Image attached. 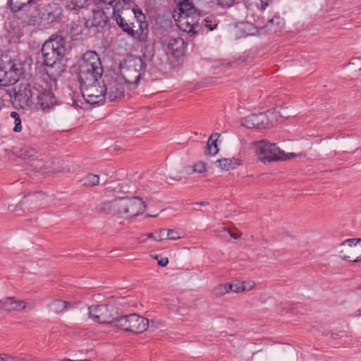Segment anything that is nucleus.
I'll return each instance as SVG.
<instances>
[{
  "label": "nucleus",
  "instance_id": "nucleus-1",
  "mask_svg": "<svg viewBox=\"0 0 361 361\" xmlns=\"http://www.w3.org/2000/svg\"><path fill=\"white\" fill-rule=\"evenodd\" d=\"M51 87L45 79L37 78L26 85L24 88V102L29 109L41 108L46 109L51 107L56 103V99Z\"/></svg>",
  "mask_w": 361,
  "mask_h": 361
},
{
  "label": "nucleus",
  "instance_id": "nucleus-2",
  "mask_svg": "<svg viewBox=\"0 0 361 361\" xmlns=\"http://www.w3.org/2000/svg\"><path fill=\"white\" fill-rule=\"evenodd\" d=\"M145 207V202L141 198L125 197L102 202L97 209L101 214L129 218L143 213Z\"/></svg>",
  "mask_w": 361,
  "mask_h": 361
},
{
  "label": "nucleus",
  "instance_id": "nucleus-3",
  "mask_svg": "<svg viewBox=\"0 0 361 361\" xmlns=\"http://www.w3.org/2000/svg\"><path fill=\"white\" fill-rule=\"evenodd\" d=\"M103 75V68L98 54L93 51H86L80 62L78 78L80 85L97 82Z\"/></svg>",
  "mask_w": 361,
  "mask_h": 361
},
{
  "label": "nucleus",
  "instance_id": "nucleus-4",
  "mask_svg": "<svg viewBox=\"0 0 361 361\" xmlns=\"http://www.w3.org/2000/svg\"><path fill=\"white\" fill-rule=\"evenodd\" d=\"M60 160L57 158H51L44 161L42 154L30 147H24V172H32L34 174L42 175L55 174L57 172H45V168L58 167Z\"/></svg>",
  "mask_w": 361,
  "mask_h": 361
},
{
  "label": "nucleus",
  "instance_id": "nucleus-5",
  "mask_svg": "<svg viewBox=\"0 0 361 361\" xmlns=\"http://www.w3.org/2000/svg\"><path fill=\"white\" fill-rule=\"evenodd\" d=\"M173 18L178 28L190 36L195 35L200 27V14L191 4H181L179 12L174 13Z\"/></svg>",
  "mask_w": 361,
  "mask_h": 361
},
{
  "label": "nucleus",
  "instance_id": "nucleus-6",
  "mask_svg": "<svg viewBox=\"0 0 361 361\" xmlns=\"http://www.w3.org/2000/svg\"><path fill=\"white\" fill-rule=\"evenodd\" d=\"M146 65L140 57L130 56L120 66L121 76L129 85H137L144 74Z\"/></svg>",
  "mask_w": 361,
  "mask_h": 361
},
{
  "label": "nucleus",
  "instance_id": "nucleus-7",
  "mask_svg": "<svg viewBox=\"0 0 361 361\" xmlns=\"http://www.w3.org/2000/svg\"><path fill=\"white\" fill-rule=\"evenodd\" d=\"M255 147V152L259 156V159L264 164L279 160H286L295 156L293 153L286 154L276 144L270 143L265 140L256 142Z\"/></svg>",
  "mask_w": 361,
  "mask_h": 361
},
{
  "label": "nucleus",
  "instance_id": "nucleus-8",
  "mask_svg": "<svg viewBox=\"0 0 361 361\" xmlns=\"http://www.w3.org/2000/svg\"><path fill=\"white\" fill-rule=\"evenodd\" d=\"M65 50L64 38L59 35H52L42 47L44 63L62 60Z\"/></svg>",
  "mask_w": 361,
  "mask_h": 361
},
{
  "label": "nucleus",
  "instance_id": "nucleus-9",
  "mask_svg": "<svg viewBox=\"0 0 361 361\" xmlns=\"http://www.w3.org/2000/svg\"><path fill=\"white\" fill-rule=\"evenodd\" d=\"M106 99L110 102L121 99L124 97L126 82L116 73H106L102 79Z\"/></svg>",
  "mask_w": 361,
  "mask_h": 361
},
{
  "label": "nucleus",
  "instance_id": "nucleus-10",
  "mask_svg": "<svg viewBox=\"0 0 361 361\" xmlns=\"http://www.w3.org/2000/svg\"><path fill=\"white\" fill-rule=\"evenodd\" d=\"M148 325V319L143 317L137 314L122 315L119 312L114 327L124 331L139 334L145 331Z\"/></svg>",
  "mask_w": 361,
  "mask_h": 361
},
{
  "label": "nucleus",
  "instance_id": "nucleus-11",
  "mask_svg": "<svg viewBox=\"0 0 361 361\" xmlns=\"http://www.w3.org/2000/svg\"><path fill=\"white\" fill-rule=\"evenodd\" d=\"M118 26L128 35L138 39L145 41L147 35V25L141 18H114Z\"/></svg>",
  "mask_w": 361,
  "mask_h": 361
},
{
  "label": "nucleus",
  "instance_id": "nucleus-12",
  "mask_svg": "<svg viewBox=\"0 0 361 361\" xmlns=\"http://www.w3.org/2000/svg\"><path fill=\"white\" fill-rule=\"evenodd\" d=\"M21 73L15 61L7 54L0 57V85L8 86L16 84Z\"/></svg>",
  "mask_w": 361,
  "mask_h": 361
},
{
  "label": "nucleus",
  "instance_id": "nucleus-13",
  "mask_svg": "<svg viewBox=\"0 0 361 361\" xmlns=\"http://www.w3.org/2000/svg\"><path fill=\"white\" fill-rule=\"evenodd\" d=\"M118 309L113 305H92L88 308L90 317L103 324H109L114 326L118 317Z\"/></svg>",
  "mask_w": 361,
  "mask_h": 361
},
{
  "label": "nucleus",
  "instance_id": "nucleus-14",
  "mask_svg": "<svg viewBox=\"0 0 361 361\" xmlns=\"http://www.w3.org/2000/svg\"><path fill=\"white\" fill-rule=\"evenodd\" d=\"M114 0H108L107 4L113 7V18H145V16L131 0H119L114 5Z\"/></svg>",
  "mask_w": 361,
  "mask_h": 361
},
{
  "label": "nucleus",
  "instance_id": "nucleus-15",
  "mask_svg": "<svg viewBox=\"0 0 361 361\" xmlns=\"http://www.w3.org/2000/svg\"><path fill=\"white\" fill-rule=\"evenodd\" d=\"M80 90L82 97L86 102L92 105L102 103L106 99L105 90L103 83L99 81L97 82H90L81 85Z\"/></svg>",
  "mask_w": 361,
  "mask_h": 361
},
{
  "label": "nucleus",
  "instance_id": "nucleus-16",
  "mask_svg": "<svg viewBox=\"0 0 361 361\" xmlns=\"http://www.w3.org/2000/svg\"><path fill=\"white\" fill-rule=\"evenodd\" d=\"M341 257L348 261H361V238H350L340 244Z\"/></svg>",
  "mask_w": 361,
  "mask_h": 361
},
{
  "label": "nucleus",
  "instance_id": "nucleus-17",
  "mask_svg": "<svg viewBox=\"0 0 361 361\" xmlns=\"http://www.w3.org/2000/svg\"><path fill=\"white\" fill-rule=\"evenodd\" d=\"M272 113L260 112L259 114H251L243 118L241 125L247 128H267L274 125V121L271 120Z\"/></svg>",
  "mask_w": 361,
  "mask_h": 361
},
{
  "label": "nucleus",
  "instance_id": "nucleus-18",
  "mask_svg": "<svg viewBox=\"0 0 361 361\" xmlns=\"http://www.w3.org/2000/svg\"><path fill=\"white\" fill-rule=\"evenodd\" d=\"M46 78L45 79L48 81V84L51 85V87H56V82L58 78L65 71V66L62 63L61 60H56L54 63H44Z\"/></svg>",
  "mask_w": 361,
  "mask_h": 361
},
{
  "label": "nucleus",
  "instance_id": "nucleus-19",
  "mask_svg": "<svg viewBox=\"0 0 361 361\" xmlns=\"http://www.w3.org/2000/svg\"><path fill=\"white\" fill-rule=\"evenodd\" d=\"M92 15L85 21L87 27H104L109 20L104 11L101 9H92Z\"/></svg>",
  "mask_w": 361,
  "mask_h": 361
},
{
  "label": "nucleus",
  "instance_id": "nucleus-20",
  "mask_svg": "<svg viewBox=\"0 0 361 361\" xmlns=\"http://www.w3.org/2000/svg\"><path fill=\"white\" fill-rule=\"evenodd\" d=\"M168 48L175 57L181 56L185 48V42L180 37H171L168 42Z\"/></svg>",
  "mask_w": 361,
  "mask_h": 361
},
{
  "label": "nucleus",
  "instance_id": "nucleus-21",
  "mask_svg": "<svg viewBox=\"0 0 361 361\" xmlns=\"http://www.w3.org/2000/svg\"><path fill=\"white\" fill-rule=\"evenodd\" d=\"M62 13V8L57 4H49L46 6L43 13V17L49 22L56 21Z\"/></svg>",
  "mask_w": 361,
  "mask_h": 361
},
{
  "label": "nucleus",
  "instance_id": "nucleus-22",
  "mask_svg": "<svg viewBox=\"0 0 361 361\" xmlns=\"http://www.w3.org/2000/svg\"><path fill=\"white\" fill-rule=\"evenodd\" d=\"M20 306V302L15 300L13 297L0 300V310L6 312L17 310Z\"/></svg>",
  "mask_w": 361,
  "mask_h": 361
},
{
  "label": "nucleus",
  "instance_id": "nucleus-23",
  "mask_svg": "<svg viewBox=\"0 0 361 361\" xmlns=\"http://www.w3.org/2000/svg\"><path fill=\"white\" fill-rule=\"evenodd\" d=\"M284 25L283 20L278 16H274L272 18L267 20L264 27L268 32H276L280 30Z\"/></svg>",
  "mask_w": 361,
  "mask_h": 361
},
{
  "label": "nucleus",
  "instance_id": "nucleus-24",
  "mask_svg": "<svg viewBox=\"0 0 361 361\" xmlns=\"http://www.w3.org/2000/svg\"><path fill=\"white\" fill-rule=\"evenodd\" d=\"M219 137V134H212L210 137L209 138L207 144V147L205 150V154L206 155H215L218 152V146H217V138Z\"/></svg>",
  "mask_w": 361,
  "mask_h": 361
},
{
  "label": "nucleus",
  "instance_id": "nucleus-25",
  "mask_svg": "<svg viewBox=\"0 0 361 361\" xmlns=\"http://www.w3.org/2000/svg\"><path fill=\"white\" fill-rule=\"evenodd\" d=\"M82 186L92 187L99 183V176L93 173H88L84 176L80 180Z\"/></svg>",
  "mask_w": 361,
  "mask_h": 361
},
{
  "label": "nucleus",
  "instance_id": "nucleus-26",
  "mask_svg": "<svg viewBox=\"0 0 361 361\" xmlns=\"http://www.w3.org/2000/svg\"><path fill=\"white\" fill-rule=\"evenodd\" d=\"M68 305L69 302L66 301L55 300L49 304V307L51 311L56 314H59L66 309Z\"/></svg>",
  "mask_w": 361,
  "mask_h": 361
},
{
  "label": "nucleus",
  "instance_id": "nucleus-27",
  "mask_svg": "<svg viewBox=\"0 0 361 361\" xmlns=\"http://www.w3.org/2000/svg\"><path fill=\"white\" fill-rule=\"evenodd\" d=\"M71 166L70 164L67 161H60V164L58 165V167H47L45 168V172H57L58 173H69L71 171Z\"/></svg>",
  "mask_w": 361,
  "mask_h": 361
},
{
  "label": "nucleus",
  "instance_id": "nucleus-28",
  "mask_svg": "<svg viewBox=\"0 0 361 361\" xmlns=\"http://www.w3.org/2000/svg\"><path fill=\"white\" fill-rule=\"evenodd\" d=\"M217 162L219 168L226 171L234 169L235 166L240 164L239 160L235 159H222L218 160Z\"/></svg>",
  "mask_w": 361,
  "mask_h": 361
},
{
  "label": "nucleus",
  "instance_id": "nucleus-29",
  "mask_svg": "<svg viewBox=\"0 0 361 361\" xmlns=\"http://www.w3.org/2000/svg\"><path fill=\"white\" fill-rule=\"evenodd\" d=\"M268 111L269 113L273 114V115L271 116V120H273L274 123L278 121V116L281 118H288L290 116L288 108L283 106H279L274 111Z\"/></svg>",
  "mask_w": 361,
  "mask_h": 361
},
{
  "label": "nucleus",
  "instance_id": "nucleus-30",
  "mask_svg": "<svg viewBox=\"0 0 361 361\" xmlns=\"http://www.w3.org/2000/svg\"><path fill=\"white\" fill-rule=\"evenodd\" d=\"M8 4L11 11L16 16H18L23 9V0H8Z\"/></svg>",
  "mask_w": 361,
  "mask_h": 361
},
{
  "label": "nucleus",
  "instance_id": "nucleus-31",
  "mask_svg": "<svg viewBox=\"0 0 361 361\" xmlns=\"http://www.w3.org/2000/svg\"><path fill=\"white\" fill-rule=\"evenodd\" d=\"M41 0H27L26 3H24V12L27 9L32 8V11L29 15L30 17H34L37 14V8L39 5V1Z\"/></svg>",
  "mask_w": 361,
  "mask_h": 361
},
{
  "label": "nucleus",
  "instance_id": "nucleus-32",
  "mask_svg": "<svg viewBox=\"0 0 361 361\" xmlns=\"http://www.w3.org/2000/svg\"><path fill=\"white\" fill-rule=\"evenodd\" d=\"M13 92V103L17 105H19L20 107L22 106L20 103L23 99V93L21 91V85H18L14 87L12 90Z\"/></svg>",
  "mask_w": 361,
  "mask_h": 361
},
{
  "label": "nucleus",
  "instance_id": "nucleus-33",
  "mask_svg": "<svg viewBox=\"0 0 361 361\" xmlns=\"http://www.w3.org/2000/svg\"><path fill=\"white\" fill-rule=\"evenodd\" d=\"M183 232L180 229H166V239L176 240L182 238Z\"/></svg>",
  "mask_w": 361,
  "mask_h": 361
},
{
  "label": "nucleus",
  "instance_id": "nucleus-34",
  "mask_svg": "<svg viewBox=\"0 0 361 361\" xmlns=\"http://www.w3.org/2000/svg\"><path fill=\"white\" fill-rule=\"evenodd\" d=\"M228 287H229L228 283L221 284L214 288L213 293L217 297L223 296L230 292V289Z\"/></svg>",
  "mask_w": 361,
  "mask_h": 361
},
{
  "label": "nucleus",
  "instance_id": "nucleus-35",
  "mask_svg": "<svg viewBox=\"0 0 361 361\" xmlns=\"http://www.w3.org/2000/svg\"><path fill=\"white\" fill-rule=\"evenodd\" d=\"M205 171V164L202 161H199L195 164L192 166V169H190V167H188L186 169V172L189 174L192 173H203Z\"/></svg>",
  "mask_w": 361,
  "mask_h": 361
},
{
  "label": "nucleus",
  "instance_id": "nucleus-36",
  "mask_svg": "<svg viewBox=\"0 0 361 361\" xmlns=\"http://www.w3.org/2000/svg\"><path fill=\"white\" fill-rule=\"evenodd\" d=\"M202 24H204L210 31L214 30L218 25L216 20L212 17L204 18L202 21Z\"/></svg>",
  "mask_w": 361,
  "mask_h": 361
},
{
  "label": "nucleus",
  "instance_id": "nucleus-37",
  "mask_svg": "<svg viewBox=\"0 0 361 361\" xmlns=\"http://www.w3.org/2000/svg\"><path fill=\"white\" fill-rule=\"evenodd\" d=\"M129 187L126 185H123L121 183H114L112 185L108 187V190L110 191H113L115 192H127Z\"/></svg>",
  "mask_w": 361,
  "mask_h": 361
},
{
  "label": "nucleus",
  "instance_id": "nucleus-38",
  "mask_svg": "<svg viewBox=\"0 0 361 361\" xmlns=\"http://www.w3.org/2000/svg\"><path fill=\"white\" fill-rule=\"evenodd\" d=\"M11 116L15 119V127L13 128V130L15 132L21 131L22 125H21V119L20 118V115L16 111H12L11 113Z\"/></svg>",
  "mask_w": 361,
  "mask_h": 361
},
{
  "label": "nucleus",
  "instance_id": "nucleus-39",
  "mask_svg": "<svg viewBox=\"0 0 361 361\" xmlns=\"http://www.w3.org/2000/svg\"><path fill=\"white\" fill-rule=\"evenodd\" d=\"M236 0H215L216 6L223 8H228L235 4Z\"/></svg>",
  "mask_w": 361,
  "mask_h": 361
},
{
  "label": "nucleus",
  "instance_id": "nucleus-40",
  "mask_svg": "<svg viewBox=\"0 0 361 361\" xmlns=\"http://www.w3.org/2000/svg\"><path fill=\"white\" fill-rule=\"evenodd\" d=\"M229 287H228V289H230V292H233L235 293H239L241 292H243V286L241 281L230 283L228 284Z\"/></svg>",
  "mask_w": 361,
  "mask_h": 361
},
{
  "label": "nucleus",
  "instance_id": "nucleus-41",
  "mask_svg": "<svg viewBox=\"0 0 361 361\" xmlns=\"http://www.w3.org/2000/svg\"><path fill=\"white\" fill-rule=\"evenodd\" d=\"M155 237L154 240L157 241H162L164 240H166V229L161 228L154 231Z\"/></svg>",
  "mask_w": 361,
  "mask_h": 361
},
{
  "label": "nucleus",
  "instance_id": "nucleus-42",
  "mask_svg": "<svg viewBox=\"0 0 361 361\" xmlns=\"http://www.w3.org/2000/svg\"><path fill=\"white\" fill-rule=\"evenodd\" d=\"M259 3H257V7L261 10H264L271 2L272 0H259Z\"/></svg>",
  "mask_w": 361,
  "mask_h": 361
},
{
  "label": "nucleus",
  "instance_id": "nucleus-43",
  "mask_svg": "<svg viewBox=\"0 0 361 361\" xmlns=\"http://www.w3.org/2000/svg\"><path fill=\"white\" fill-rule=\"evenodd\" d=\"M241 282H242V284L243 286L244 291L251 290L255 286V283L253 281H241Z\"/></svg>",
  "mask_w": 361,
  "mask_h": 361
},
{
  "label": "nucleus",
  "instance_id": "nucleus-44",
  "mask_svg": "<svg viewBox=\"0 0 361 361\" xmlns=\"http://www.w3.org/2000/svg\"><path fill=\"white\" fill-rule=\"evenodd\" d=\"M169 263V259L167 257H161L160 260L158 261V264L161 267H166Z\"/></svg>",
  "mask_w": 361,
  "mask_h": 361
},
{
  "label": "nucleus",
  "instance_id": "nucleus-45",
  "mask_svg": "<svg viewBox=\"0 0 361 361\" xmlns=\"http://www.w3.org/2000/svg\"><path fill=\"white\" fill-rule=\"evenodd\" d=\"M18 207V204H10L8 207V210L10 212H15Z\"/></svg>",
  "mask_w": 361,
  "mask_h": 361
},
{
  "label": "nucleus",
  "instance_id": "nucleus-46",
  "mask_svg": "<svg viewBox=\"0 0 361 361\" xmlns=\"http://www.w3.org/2000/svg\"><path fill=\"white\" fill-rule=\"evenodd\" d=\"M178 313L180 315H185V314H189V313L188 312H185V308L183 307H179L178 310H177Z\"/></svg>",
  "mask_w": 361,
  "mask_h": 361
},
{
  "label": "nucleus",
  "instance_id": "nucleus-47",
  "mask_svg": "<svg viewBox=\"0 0 361 361\" xmlns=\"http://www.w3.org/2000/svg\"><path fill=\"white\" fill-rule=\"evenodd\" d=\"M8 355L6 354H0V361H6Z\"/></svg>",
  "mask_w": 361,
  "mask_h": 361
},
{
  "label": "nucleus",
  "instance_id": "nucleus-48",
  "mask_svg": "<svg viewBox=\"0 0 361 361\" xmlns=\"http://www.w3.org/2000/svg\"><path fill=\"white\" fill-rule=\"evenodd\" d=\"M230 236L234 239H239L240 238V235H237V234H235L233 233H231V231H228Z\"/></svg>",
  "mask_w": 361,
  "mask_h": 361
},
{
  "label": "nucleus",
  "instance_id": "nucleus-49",
  "mask_svg": "<svg viewBox=\"0 0 361 361\" xmlns=\"http://www.w3.org/2000/svg\"><path fill=\"white\" fill-rule=\"evenodd\" d=\"M146 235H147V238H153V239H154V237H155L154 233H147Z\"/></svg>",
  "mask_w": 361,
  "mask_h": 361
},
{
  "label": "nucleus",
  "instance_id": "nucleus-50",
  "mask_svg": "<svg viewBox=\"0 0 361 361\" xmlns=\"http://www.w3.org/2000/svg\"><path fill=\"white\" fill-rule=\"evenodd\" d=\"M196 204H199V205H206L208 203L206 202H196L195 203Z\"/></svg>",
  "mask_w": 361,
  "mask_h": 361
},
{
  "label": "nucleus",
  "instance_id": "nucleus-51",
  "mask_svg": "<svg viewBox=\"0 0 361 361\" xmlns=\"http://www.w3.org/2000/svg\"><path fill=\"white\" fill-rule=\"evenodd\" d=\"M26 307L31 308V307H32V305H27V302H24V306H23V308H24V309H25Z\"/></svg>",
  "mask_w": 361,
  "mask_h": 361
},
{
  "label": "nucleus",
  "instance_id": "nucleus-52",
  "mask_svg": "<svg viewBox=\"0 0 361 361\" xmlns=\"http://www.w3.org/2000/svg\"><path fill=\"white\" fill-rule=\"evenodd\" d=\"M170 179H172V180H176V181H179L180 180V178H172V177H169Z\"/></svg>",
  "mask_w": 361,
  "mask_h": 361
},
{
  "label": "nucleus",
  "instance_id": "nucleus-53",
  "mask_svg": "<svg viewBox=\"0 0 361 361\" xmlns=\"http://www.w3.org/2000/svg\"><path fill=\"white\" fill-rule=\"evenodd\" d=\"M154 259H157V261L160 260L158 255H156L154 257Z\"/></svg>",
  "mask_w": 361,
  "mask_h": 361
},
{
  "label": "nucleus",
  "instance_id": "nucleus-54",
  "mask_svg": "<svg viewBox=\"0 0 361 361\" xmlns=\"http://www.w3.org/2000/svg\"><path fill=\"white\" fill-rule=\"evenodd\" d=\"M64 361H82V360H72L70 359L65 360Z\"/></svg>",
  "mask_w": 361,
  "mask_h": 361
},
{
  "label": "nucleus",
  "instance_id": "nucleus-55",
  "mask_svg": "<svg viewBox=\"0 0 361 361\" xmlns=\"http://www.w3.org/2000/svg\"><path fill=\"white\" fill-rule=\"evenodd\" d=\"M148 216H151V217H156V216H157V214H156V215H153V216H152V215H148Z\"/></svg>",
  "mask_w": 361,
  "mask_h": 361
},
{
  "label": "nucleus",
  "instance_id": "nucleus-56",
  "mask_svg": "<svg viewBox=\"0 0 361 361\" xmlns=\"http://www.w3.org/2000/svg\"><path fill=\"white\" fill-rule=\"evenodd\" d=\"M27 305H32V307H33V303H30V302H28V303H27Z\"/></svg>",
  "mask_w": 361,
  "mask_h": 361
},
{
  "label": "nucleus",
  "instance_id": "nucleus-57",
  "mask_svg": "<svg viewBox=\"0 0 361 361\" xmlns=\"http://www.w3.org/2000/svg\"><path fill=\"white\" fill-rule=\"evenodd\" d=\"M27 61H28V59H25V60L24 61V64H25V63H26L27 62Z\"/></svg>",
  "mask_w": 361,
  "mask_h": 361
},
{
  "label": "nucleus",
  "instance_id": "nucleus-58",
  "mask_svg": "<svg viewBox=\"0 0 361 361\" xmlns=\"http://www.w3.org/2000/svg\"><path fill=\"white\" fill-rule=\"evenodd\" d=\"M82 361H90V360H82Z\"/></svg>",
  "mask_w": 361,
  "mask_h": 361
},
{
  "label": "nucleus",
  "instance_id": "nucleus-59",
  "mask_svg": "<svg viewBox=\"0 0 361 361\" xmlns=\"http://www.w3.org/2000/svg\"><path fill=\"white\" fill-rule=\"evenodd\" d=\"M359 288L361 289V285L359 286Z\"/></svg>",
  "mask_w": 361,
  "mask_h": 361
},
{
  "label": "nucleus",
  "instance_id": "nucleus-60",
  "mask_svg": "<svg viewBox=\"0 0 361 361\" xmlns=\"http://www.w3.org/2000/svg\"><path fill=\"white\" fill-rule=\"evenodd\" d=\"M360 71H361V68H360Z\"/></svg>",
  "mask_w": 361,
  "mask_h": 361
}]
</instances>
